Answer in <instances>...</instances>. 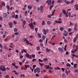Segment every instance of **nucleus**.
Listing matches in <instances>:
<instances>
[{"instance_id":"f257e3e1","label":"nucleus","mask_w":78,"mask_h":78,"mask_svg":"<svg viewBox=\"0 0 78 78\" xmlns=\"http://www.w3.org/2000/svg\"><path fill=\"white\" fill-rule=\"evenodd\" d=\"M31 21H32L31 23L28 24L29 26H30V27L32 30H34V27L33 25V24L32 23L33 21V19H31Z\"/></svg>"},{"instance_id":"f03ea898","label":"nucleus","mask_w":78,"mask_h":78,"mask_svg":"<svg viewBox=\"0 0 78 78\" xmlns=\"http://www.w3.org/2000/svg\"><path fill=\"white\" fill-rule=\"evenodd\" d=\"M23 52L24 53H26V56H27V57H28V58H30V55L27 54V51H26V50L24 49H22L21 51V53L23 54Z\"/></svg>"},{"instance_id":"7ed1b4c3","label":"nucleus","mask_w":78,"mask_h":78,"mask_svg":"<svg viewBox=\"0 0 78 78\" xmlns=\"http://www.w3.org/2000/svg\"><path fill=\"white\" fill-rule=\"evenodd\" d=\"M0 69L3 72H5L6 71V68L5 66L3 65H2L0 66Z\"/></svg>"},{"instance_id":"20e7f679","label":"nucleus","mask_w":78,"mask_h":78,"mask_svg":"<svg viewBox=\"0 0 78 78\" xmlns=\"http://www.w3.org/2000/svg\"><path fill=\"white\" fill-rule=\"evenodd\" d=\"M46 69H50V70H48V72H49L50 73H51V72H52L51 70V69H53V68L49 67V65H46Z\"/></svg>"},{"instance_id":"39448f33","label":"nucleus","mask_w":78,"mask_h":78,"mask_svg":"<svg viewBox=\"0 0 78 78\" xmlns=\"http://www.w3.org/2000/svg\"><path fill=\"white\" fill-rule=\"evenodd\" d=\"M44 8V6L43 5H41L40 7V10L41 12H44V9H43V8Z\"/></svg>"},{"instance_id":"423d86ee","label":"nucleus","mask_w":78,"mask_h":78,"mask_svg":"<svg viewBox=\"0 0 78 78\" xmlns=\"http://www.w3.org/2000/svg\"><path fill=\"white\" fill-rule=\"evenodd\" d=\"M47 2L48 3V4L50 5L51 4L52 1H51V0H48L47 1Z\"/></svg>"},{"instance_id":"0eeeda50","label":"nucleus","mask_w":78,"mask_h":78,"mask_svg":"<svg viewBox=\"0 0 78 78\" xmlns=\"http://www.w3.org/2000/svg\"><path fill=\"white\" fill-rule=\"evenodd\" d=\"M12 18H14L15 17V13L14 12H12Z\"/></svg>"},{"instance_id":"6e6552de","label":"nucleus","mask_w":78,"mask_h":78,"mask_svg":"<svg viewBox=\"0 0 78 78\" xmlns=\"http://www.w3.org/2000/svg\"><path fill=\"white\" fill-rule=\"evenodd\" d=\"M8 24L9 25V27L10 28H12V22H10Z\"/></svg>"},{"instance_id":"1a4fd4ad","label":"nucleus","mask_w":78,"mask_h":78,"mask_svg":"<svg viewBox=\"0 0 78 78\" xmlns=\"http://www.w3.org/2000/svg\"><path fill=\"white\" fill-rule=\"evenodd\" d=\"M36 69L37 70V71L38 73L41 72V69H40V68H37Z\"/></svg>"},{"instance_id":"9d476101","label":"nucleus","mask_w":78,"mask_h":78,"mask_svg":"<svg viewBox=\"0 0 78 78\" xmlns=\"http://www.w3.org/2000/svg\"><path fill=\"white\" fill-rule=\"evenodd\" d=\"M74 8H75L76 9V10H78V4H76L74 6Z\"/></svg>"},{"instance_id":"9b49d317","label":"nucleus","mask_w":78,"mask_h":78,"mask_svg":"<svg viewBox=\"0 0 78 78\" xmlns=\"http://www.w3.org/2000/svg\"><path fill=\"white\" fill-rule=\"evenodd\" d=\"M58 50L59 51H60L61 53H63V50L62 49V48H61L60 47H59L58 48Z\"/></svg>"},{"instance_id":"f8f14e48","label":"nucleus","mask_w":78,"mask_h":78,"mask_svg":"<svg viewBox=\"0 0 78 78\" xmlns=\"http://www.w3.org/2000/svg\"><path fill=\"white\" fill-rule=\"evenodd\" d=\"M55 22H56V23H62V21H58L56 20H55Z\"/></svg>"},{"instance_id":"ddd939ff","label":"nucleus","mask_w":78,"mask_h":78,"mask_svg":"<svg viewBox=\"0 0 78 78\" xmlns=\"http://www.w3.org/2000/svg\"><path fill=\"white\" fill-rule=\"evenodd\" d=\"M3 17L5 19H6V18H7V13H4V14L3 15Z\"/></svg>"},{"instance_id":"4468645a","label":"nucleus","mask_w":78,"mask_h":78,"mask_svg":"<svg viewBox=\"0 0 78 78\" xmlns=\"http://www.w3.org/2000/svg\"><path fill=\"white\" fill-rule=\"evenodd\" d=\"M66 74L67 75H69V73L70 72V71L69 70L68 71L66 68ZM68 72L69 73H68Z\"/></svg>"},{"instance_id":"2eb2a0df","label":"nucleus","mask_w":78,"mask_h":78,"mask_svg":"<svg viewBox=\"0 0 78 78\" xmlns=\"http://www.w3.org/2000/svg\"><path fill=\"white\" fill-rule=\"evenodd\" d=\"M47 23L48 25H50V24H51V23H52V22H51L50 21H48L47 22Z\"/></svg>"},{"instance_id":"dca6fc26","label":"nucleus","mask_w":78,"mask_h":78,"mask_svg":"<svg viewBox=\"0 0 78 78\" xmlns=\"http://www.w3.org/2000/svg\"><path fill=\"white\" fill-rule=\"evenodd\" d=\"M77 40V38L76 37H74L73 40V41L75 43L76 42V40Z\"/></svg>"},{"instance_id":"f3484780","label":"nucleus","mask_w":78,"mask_h":78,"mask_svg":"<svg viewBox=\"0 0 78 78\" xmlns=\"http://www.w3.org/2000/svg\"><path fill=\"white\" fill-rule=\"evenodd\" d=\"M12 72H14V73L16 75H18V73H17L16 70H13Z\"/></svg>"},{"instance_id":"a211bd4d","label":"nucleus","mask_w":78,"mask_h":78,"mask_svg":"<svg viewBox=\"0 0 78 78\" xmlns=\"http://www.w3.org/2000/svg\"><path fill=\"white\" fill-rule=\"evenodd\" d=\"M28 9H32V6L31 5H28L27 7Z\"/></svg>"},{"instance_id":"6ab92c4d","label":"nucleus","mask_w":78,"mask_h":78,"mask_svg":"<svg viewBox=\"0 0 78 78\" xmlns=\"http://www.w3.org/2000/svg\"><path fill=\"white\" fill-rule=\"evenodd\" d=\"M66 66L68 67H71V65L69 63H67L66 64Z\"/></svg>"},{"instance_id":"aec40b11","label":"nucleus","mask_w":78,"mask_h":78,"mask_svg":"<svg viewBox=\"0 0 78 78\" xmlns=\"http://www.w3.org/2000/svg\"><path fill=\"white\" fill-rule=\"evenodd\" d=\"M78 67V65L76 63H74V67L75 68H76Z\"/></svg>"},{"instance_id":"412c9836","label":"nucleus","mask_w":78,"mask_h":78,"mask_svg":"<svg viewBox=\"0 0 78 78\" xmlns=\"http://www.w3.org/2000/svg\"><path fill=\"white\" fill-rule=\"evenodd\" d=\"M62 11L64 14H66V10L64 9H62Z\"/></svg>"},{"instance_id":"4be33fe9","label":"nucleus","mask_w":78,"mask_h":78,"mask_svg":"<svg viewBox=\"0 0 78 78\" xmlns=\"http://www.w3.org/2000/svg\"><path fill=\"white\" fill-rule=\"evenodd\" d=\"M53 6H54V5H53V4H52L51 5H50L49 9H51L52 8Z\"/></svg>"},{"instance_id":"5701e85b","label":"nucleus","mask_w":78,"mask_h":78,"mask_svg":"<svg viewBox=\"0 0 78 78\" xmlns=\"http://www.w3.org/2000/svg\"><path fill=\"white\" fill-rule=\"evenodd\" d=\"M65 28H64L63 27H60V31H63V30H64Z\"/></svg>"},{"instance_id":"b1692460","label":"nucleus","mask_w":78,"mask_h":78,"mask_svg":"<svg viewBox=\"0 0 78 78\" xmlns=\"http://www.w3.org/2000/svg\"><path fill=\"white\" fill-rule=\"evenodd\" d=\"M25 66L26 69H27V67H30V65H25Z\"/></svg>"},{"instance_id":"393cba45","label":"nucleus","mask_w":78,"mask_h":78,"mask_svg":"<svg viewBox=\"0 0 78 78\" xmlns=\"http://www.w3.org/2000/svg\"><path fill=\"white\" fill-rule=\"evenodd\" d=\"M6 7L8 11H9V9H10L9 6L7 5Z\"/></svg>"},{"instance_id":"a878e982","label":"nucleus","mask_w":78,"mask_h":78,"mask_svg":"<svg viewBox=\"0 0 78 78\" xmlns=\"http://www.w3.org/2000/svg\"><path fill=\"white\" fill-rule=\"evenodd\" d=\"M27 39L26 38H23L22 41L23 42H25L26 41H27Z\"/></svg>"},{"instance_id":"bb28decb","label":"nucleus","mask_w":78,"mask_h":78,"mask_svg":"<svg viewBox=\"0 0 78 78\" xmlns=\"http://www.w3.org/2000/svg\"><path fill=\"white\" fill-rule=\"evenodd\" d=\"M66 3L67 5H69V4H70V1L66 2Z\"/></svg>"},{"instance_id":"cd10ccee","label":"nucleus","mask_w":78,"mask_h":78,"mask_svg":"<svg viewBox=\"0 0 78 78\" xmlns=\"http://www.w3.org/2000/svg\"><path fill=\"white\" fill-rule=\"evenodd\" d=\"M56 10L54 9L53 11L52 12V13L51 15V16H53V15H54V12H55V11Z\"/></svg>"},{"instance_id":"c85d7f7f","label":"nucleus","mask_w":78,"mask_h":78,"mask_svg":"<svg viewBox=\"0 0 78 78\" xmlns=\"http://www.w3.org/2000/svg\"><path fill=\"white\" fill-rule=\"evenodd\" d=\"M19 16H18V15H16L15 16V18L16 19H18L19 18Z\"/></svg>"},{"instance_id":"c756f323","label":"nucleus","mask_w":78,"mask_h":78,"mask_svg":"<svg viewBox=\"0 0 78 78\" xmlns=\"http://www.w3.org/2000/svg\"><path fill=\"white\" fill-rule=\"evenodd\" d=\"M46 50L47 52H48V53L50 52V49H49L48 48H46Z\"/></svg>"},{"instance_id":"7c9ffc66","label":"nucleus","mask_w":78,"mask_h":78,"mask_svg":"<svg viewBox=\"0 0 78 78\" xmlns=\"http://www.w3.org/2000/svg\"><path fill=\"white\" fill-rule=\"evenodd\" d=\"M2 4L3 6H5V2H2Z\"/></svg>"},{"instance_id":"2f4dec72","label":"nucleus","mask_w":78,"mask_h":78,"mask_svg":"<svg viewBox=\"0 0 78 78\" xmlns=\"http://www.w3.org/2000/svg\"><path fill=\"white\" fill-rule=\"evenodd\" d=\"M39 41V42H40L41 43H42L43 42V40L42 39H40Z\"/></svg>"},{"instance_id":"473e14b6","label":"nucleus","mask_w":78,"mask_h":78,"mask_svg":"<svg viewBox=\"0 0 78 78\" xmlns=\"http://www.w3.org/2000/svg\"><path fill=\"white\" fill-rule=\"evenodd\" d=\"M75 55L74 54H73L72 55V58H73L74 57H75Z\"/></svg>"},{"instance_id":"72a5a7b5","label":"nucleus","mask_w":78,"mask_h":78,"mask_svg":"<svg viewBox=\"0 0 78 78\" xmlns=\"http://www.w3.org/2000/svg\"><path fill=\"white\" fill-rule=\"evenodd\" d=\"M31 56L33 58H34L35 57V55H32Z\"/></svg>"},{"instance_id":"f704fd0d","label":"nucleus","mask_w":78,"mask_h":78,"mask_svg":"<svg viewBox=\"0 0 78 78\" xmlns=\"http://www.w3.org/2000/svg\"><path fill=\"white\" fill-rule=\"evenodd\" d=\"M30 44V43L29 42H28V41L27 40L26 41V44H27V45H28Z\"/></svg>"},{"instance_id":"c9c22d12","label":"nucleus","mask_w":78,"mask_h":78,"mask_svg":"<svg viewBox=\"0 0 78 78\" xmlns=\"http://www.w3.org/2000/svg\"><path fill=\"white\" fill-rule=\"evenodd\" d=\"M14 32H17V29L16 28H15L14 29Z\"/></svg>"},{"instance_id":"e433bc0d","label":"nucleus","mask_w":78,"mask_h":78,"mask_svg":"<svg viewBox=\"0 0 78 78\" xmlns=\"http://www.w3.org/2000/svg\"><path fill=\"white\" fill-rule=\"evenodd\" d=\"M38 36H39V37H40V38H41V34H38Z\"/></svg>"},{"instance_id":"4c0bfd02","label":"nucleus","mask_w":78,"mask_h":78,"mask_svg":"<svg viewBox=\"0 0 78 78\" xmlns=\"http://www.w3.org/2000/svg\"><path fill=\"white\" fill-rule=\"evenodd\" d=\"M39 64L41 66V67H42L43 66V65H44V63H42V64L40 62H39Z\"/></svg>"},{"instance_id":"58836bf2","label":"nucleus","mask_w":78,"mask_h":78,"mask_svg":"<svg viewBox=\"0 0 78 78\" xmlns=\"http://www.w3.org/2000/svg\"><path fill=\"white\" fill-rule=\"evenodd\" d=\"M58 2L59 3H61L62 2V0H58Z\"/></svg>"},{"instance_id":"ea45409f","label":"nucleus","mask_w":78,"mask_h":78,"mask_svg":"<svg viewBox=\"0 0 78 78\" xmlns=\"http://www.w3.org/2000/svg\"><path fill=\"white\" fill-rule=\"evenodd\" d=\"M62 16V13H61L59 15V17H61Z\"/></svg>"},{"instance_id":"a19ab883","label":"nucleus","mask_w":78,"mask_h":78,"mask_svg":"<svg viewBox=\"0 0 78 78\" xmlns=\"http://www.w3.org/2000/svg\"><path fill=\"white\" fill-rule=\"evenodd\" d=\"M45 21H43L42 23V25H45Z\"/></svg>"},{"instance_id":"79ce46f5","label":"nucleus","mask_w":78,"mask_h":78,"mask_svg":"<svg viewBox=\"0 0 78 78\" xmlns=\"http://www.w3.org/2000/svg\"><path fill=\"white\" fill-rule=\"evenodd\" d=\"M38 61H39V62H43V61L41 59H38Z\"/></svg>"},{"instance_id":"37998d69","label":"nucleus","mask_w":78,"mask_h":78,"mask_svg":"<svg viewBox=\"0 0 78 78\" xmlns=\"http://www.w3.org/2000/svg\"><path fill=\"white\" fill-rule=\"evenodd\" d=\"M72 31V29H70V28H69L68 29V31L69 32H70Z\"/></svg>"},{"instance_id":"c03bdc74","label":"nucleus","mask_w":78,"mask_h":78,"mask_svg":"<svg viewBox=\"0 0 78 78\" xmlns=\"http://www.w3.org/2000/svg\"><path fill=\"white\" fill-rule=\"evenodd\" d=\"M45 35L43 36L42 37V39H43V40H44V39H45Z\"/></svg>"},{"instance_id":"a18cd8bd","label":"nucleus","mask_w":78,"mask_h":78,"mask_svg":"<svg viewBox=\"0 0 78 78\" xmlns=\"http://www.w3.org/2000/svg\"><path fill=\"white\" fill-rule=\"evenodd\" d=\"M68 16H69V17H70V16H71V13H70V12H69Z\"/></svg>"},{"instance_id":"49530a36","label":"nucleus","mask_w":78,"mask_h":78,"mask_svg":"<svg viewBox=\"0 0 78 78\" xmlns=\"http://www.w3.org/2000/svg\"><path fill=\"white\" fill-rule=\"evenodd\" d=\"M75 47H76V45L75 44H73V48H75Z\"/></svg>"},{"instance_id":"de8ad7c7","label":"nucleus","mask_w":78,"mask_h":78,"mask_svg":"<svg viewBox=\"0 0 78 78\" xmlns=\"http://www.w3.org/2000/svg\"><path fill=\"white\" fill-rule=\"evenodd\" d=\"M48 60V58H44V61H47Z\"/></svg>"},{"instance_id":"09e8293b","label":"nucleus","mask_w":78,"mask_h":78,"mask_svg":"<svg viewBox=\"0 0 78 78\" xmlns=\"http://www.w3.org/2000/svg\"><path fill=\"white\" fill-rule=\"evenodd\" d=\"M74 72H75V73H78V69L75 70Z\"/></svg>"},{"instance_id":"8fccbe9b","label":"nucleus","mask_w":78,"mask_h":78,"mask_svg":"<svg viewBox=\"0 0 78 78\" xmlns=\"http://www.w3.org/2000/svg\"><path fill=\"white\" fill-rule=\"evenodd\" d=\"M20 77L22 78V76H23V77H24L25 76V75L24 74H23V75L22 74H21L20 76Z\"/></svg>"},{"instance_id":"3c124183","label":"nucleus","mask_w":78,"mask_h":78,"mask_svg":"<svg viewBox=\"0 0 78 78\" xmlns=\"http://www.w3.org/2000/svg\"><path fill=\"white\" fill-rule=\"evenodd\" d=\"M15 67L16 68V69H18V68H19L18 67V66H15Z\"/></svg>"},{"instance_id":"603ef678","label":"nucleus","mask_w":78,"mask_h":78,"mask_svg":"<svg viewBox=\"0 0 78 78\" xmlns=\"http://www.w3.org/2000/svg\"><path fill=\"white\" fill-rule=\"evenodd\" d=\"M25 24H26V22L25 21H23V25H25Z\"/></svg>"},{"instance_id":"864d4df0","label":"nucleus","mask_w":78,"mask_h":78,"mask_svg":"<svg viewBox=\"0 0 78 78\" xmlns=\"http://www.w3.org/2000/svg\"><path fill=\"white\" fill-rule=\"evenodd\" d=\"M35 30L36 31V33L37 31H38V30L37 29V28H36L35 29Z\"/></svg>"},{"instance_id":"5fc2aeb1","label":"nucleus","mask_w":78,"mask_h":78,"mask_svg":"<svg viewBox=\"0 0 78 78\" xmlns=\"http://www.w3.org/2000/svg\"><path fill=\"white\" fill-rule=\"evenodd\" d=\"M37 72V70L36 69H35L34 70V73H36Z\"/></svg>"},{"instance_id":"6e6d98bb","label":"nucleus","mask_w":78,"mask_h":78,"mask_svg":"<svg viewBox=\"0 0 78 78\" xmlns=\"http://www.w3.org/2000/svg\"><path fill=\"white\" fill-rule=\"evenodd\" d=\"M35 61H36V59L33 58L32 60L33 62H34Z\"/></svg>"},{"instance_id":"4d7b16f0","label":"nucleus","mask_w":78,"mask_h":78,"mask_svg":"<svg viewBox=\"0 0 78 78\" xmlns=\"http://www.w3.org/2000/svg\"><path fill=\"white\" fill-rule=\"evenodd\" d=\"M37 50H38V51H39V50H40V48H39V47H37Z\"/></svg>"},{"instance_id":"13d9d810","label":"nucleus","mask_w":78,"mask_h":78,"mask_svg":"<svg viewBox=\"0 0 78 78\" xmlns=\"http://www.w3.org/2000/svg\"><path fill=\"white\" fill-rule=\"evenodd\" d=\"M28 12L27 11H25V15L26 16H27V14Z\"/></svg>"},{"instance_id":"bf43d9fd","label":"nucleus","mask_w":78,"mask_h":78,"mask_svg":"<svg viewBox=\"0 0 78 78\" xmlns=\"http://www.w3.org/2000/svg\"><path fill=\"white\" fill-rule=\"evenodd\" d=\"M61 69L63 72H64V70H65V68H62Z\"/></svg>"},{"instance_id":"052dcab7","label":"nucleus","mask_w":78,"mask_h":78,"mask_svg":"<svg viewBox=\"0 0 78 78\" xmlns=\"http://www.w3.org/2000/svg\"><path fill=\"white\" fill-rule=\"evenodd\" d=\"M14 34H15V35H17V34H19V32H16Z\"/></svg>"},{"instance_id":"680f3d73","label":"nucleus","mask_w":78,"mask_h":78,"mask_svg":"<svg viewBox=\"0 0 78 78\" xmlns=\"http://www.w3.org/2000/svg\"><path fill=\"white\" fill-rule=\"evenodd\" d=\"M71 53H75V51L73 50H72L71 51Z\"/></svg>"},{"instance_id":"e2e57ef3","label":"nucleus","mask_w":78,"mask_h":78,"mask_svg":"<svg viewBox=\"0 0 78 78\" xmlns=\"http://www.w3.org/2000/svg\"><path fill=\"white\" fill-rule=\"evenodd\" d=\"M47 42H48V38H46V44H47Z\"/></svg>"},{"instance_id":"0e129e2a","label":"nucleus","mask_w":78,"mask_h":78,"mask_svg":"<svg viewBox=\"0 0 78 78\" xmlns=\"http://www.w3.org/2000/svg\"><path fill=\"white\" fill-rule=\"evenodd\" d=\"M36 67V65H33V69H34V68H35V67Z\"/></svg>"},{"instance_id":"69168bd1","label":"nucleus","mask_w":78,"mask_h":78,"mask_svg":"<svg viewBox=\"0 0 78 78\" xmlns=\"http://www.w3.org/2000/svg\"><path fill=\"white\" fill-rule=\"evenodd\" d=\"M62 76L63 77H65V76H66V74H63Z\"/></svg>"},{"instance_id":"338daca9","label":"nucleus","mask_w":78,"mask_h":78,"mask_svg":"<svg viewBox=\"0 0 78 78\" xmlns=\"http://www.w3.org/2000/svg\"><path fill=\"white\" fill-rule=\"evenodd\" d=\"M47 16L49 18H51V16L50 15H48Z\"/></svg>"},{"instance_id":"774afa93","label":"nucleus","mask_w":78,"mask_h":78,"mask_svg":"<svg viewBox=\"0 0 78 78\" xmlns=\"http://www.w3.org/2000/svg\"><path fill=\"white\" fill-rule=\"evenodd\" d=\"M76 49H77V50H78V46L76 45Z\"/></svg>"}]
</instances>
